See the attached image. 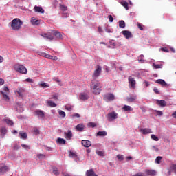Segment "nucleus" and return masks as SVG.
I'll return each mask as SVG.
<instances>
[{"mask_svg":"<svg viewBox=\"0 0 176 176\" xmlns=\"http://www.w3.org/2000/svg\"><path fill=\"white\" fill-rule=\"evenodd\" d=\"M101 89H102V84H100V82L96 80L91 82V89L94 94H100Z\"/></svg>","mask_w":176,"mask_h":176,"instance_id":"1","label":"nucleus"},{"mask_svg":"<svg viewBox=\"0 0 176 176\" xmlns=\"http://www.w3.org/2000/svg\"><path fill=\"white\" fill-rule=\"evenodd\" d=\"M23 21L19 18L14 19L11 22V28L14 31H19L21 29Z\"/></svg>","mask_w":176,"mask_h":176,"instance_id":"2","label":"nucleus"},{"mask_svg":"<svg viewBox=\"0 0 176 176\" xmlns=\"http://www.w3.org/2000/svg\"><path fill=\"white\" fill-rule=\"evenodd\" d=\"M14 69L16 71V72H19V74H23V75H25V74L28 72L27 68L25 67L24 65L20 64H16L14 66Z\"/></svg>","mask_w":176,"mask_h":176,"instance_id":"3","label":"nucleus"},{"mask_svg":"<svg viewBox=\"0 0 176 176\" xmlns=\"http://www.w3.org/2000/svg\"><path fill=\"white\" fill-rule=\"evenodd\" d=\"M102 71V67L98 65L96 67V69L94 72L93 78H98L101 75V72Z\"/></svg>","mask_w":176,"mask_h":176,"instance_id":"4","label":"nucleus"},{"mask_svg":"<svg viewBox=\"0 0 176 176\" xmlns=\"http://www.w3.org/2000/svg\"><path fill=\"white\" fill-rule=\"evenodd\" d=\"M107 119L109 122H113V120L118 119V113H116L115 111L109 113L107 114Z\"/></svg>","mask_w":176,"mask_h":176,"instance_id":"5","label":"nucleus"},{"mask_svg":"<svg viewBox=\"0 0 176 176\" xmlns=\"http://www.w3.org/2000/svg\"><path fill=\"white\" fill-rule=\"evenodd\" d=\"M113 100H115V95L113 94H106L104 96V100L106 101V102H109V101H113Z\"/></svg>","mask_w":176,"mask_h":176,"instance_id":"6","label":"nucleus"},{"mask_svg":"<svg viewBox=\"0 0 176 176\" xmlns=\"http://www.w3.org/2000/svg\"><path fill=\"white\" fill-rule=\"evenodd\" d=\"M128 82H129V86H131L132 89H135V85H137V82L135 81V78H134V77L130 76L128 78Z\"/></svg>","mask_w":176,"mask_h":176,"instance_id":"7","label":"nucleus"},{"mask_svg":"<svg viewBox=\"0 0 176 176\" xmlns=\"http://www.w3.org/2000/svg\"><path fill=\"white\" fill-rule=\"evenodd\" d=\"M16 94L19 95L21 98H24V94L25 93V90L23 88L19 87L15 91Z\"/></svg>","mask_w":176,"mask_h":176,"instance_id":"8","label":"nucleus"},{"mask_svg":"<svg viewBox=\"0 0 176 176\" xmlns=\"http://www.w3.org/2000/svg\"><path fill=\"white\" fill-rule=\"evenodd\" d=\"M69 157H72L74 159L75 162H79L80 159L76 153H74L72 151L69 152Z\"/></svg>","mask_w":176,"mask_h":176,"instance_id":"9","label":"nucleus"},{"mask_svg":"<svg viewBox=\"0 0 176 176\" xmlns=\"http://www.w3.org/2000/svg\"><path fill=\"white\" fill-rule=\"evenodd\" d=\"M122 34L126 39H129V38L133 37V34H131V32L129 30H123L122 31Z\"/></svg>","mask_w":176,"mask_h":176,"instance_id":"10","label":"nucleus"},{"mask_svg":"<svg viewBox=\"0 0 176 176\" xmlns=\"http://www.w3.org/2000/svg\"><path fill=\"white\" fill-rule=\"evenodd\" d=\"M34 113L38 118H41V119H45V112L42 110H36Z\"/></svg>","mask_w":176,"mask_h":176,"instance_id":"11","label":"nucleus"},{"mask_svg":"<svg viewBox=\"0 0 176 176\" xmlns=\"http://www.w3.org/2000/svg\"><path fill=\"white\" fill-rule=\"evenodd\" d=\"M81 144L85 148H90L91 146V142L87 140H82Z\"/></svg>","mask_w":176,"mask_h":176,"instance_id":"12","label":"nucleus"},{"mask_svg":"<svg viewBox=\"0 0 176 176\" xmlns=\"http://www.w3.org/2000/svg\"><path fill=\"white\" fill-rule=\"evenodd\" d=\"M8 170L9 167H8V166L4 165L3 164H1L0 173H1V174H5V173Z\"/></svg>","mask_w":176,"mask_h":176,"instance_id":"13","label":"nucleus"},{"mask_svg":"<svg viewBox=\"0 0 176 176\" xmlns=\"http://www.w3.org/2000/svg\"><path fill=\"white\" fill-rule=\"evenodd\" d=\"M145 174L146 175H148V176H155L156 175L157 173H156V170H155L146 169L145 170Z\"/></svg>","mask_w":176,"mask_h":176,"instance_id":"14","label":"nucleus"},{"mask_svg":"<svg viewBox=\"0 0 176 176\" xmlns=\"http://www.w3.org/2000/svg\"><path fill=\"white\" fill-rule=\"evenodd\" d=\"M140 131L144 134V135L146 134H151L152 133V129L149 128H145V129H142Z\"/></svg>","mask_w":176,"mask_h":176,"instance_id":"15","label":"nucleus"},{"mask_svg":"<svg viewBox=\"0 0 176 176\" xmlns=\"http://www.w3.org/2000/svg\"><path fill=\"white\" fill-rule=\"evenodd\" d=\"M42 36L43 38H46L47 39H49L50 41H53V39H54V36H53V35L49 33H45L44 34H42Z\"/></svg>","mask_w":176,"mask_h":176,"instance_id":"16","label":"nucleus"},{"mask_svg":"<svg viewBox=\"0 0 176 176\" xmlns=\"http://www.w3.org/2000/svg\"><path fill=\"white\" fill-rule=\"evenodd\" d=\"M65 138L66 140H71L72 138V132L69 130L67 132H65Z\"/></svg>","mask_w":176,"mask_h":176,"instance_id":"17","label":"nucleus"},{"mask_svg":"<svg viewBox=\"0 0 176 176\" xmlns=\"http://www.w3.org/2000/svg\"><path fill=\"white\" fill-rule=\"evenodd\" d=\"M157 105H159L160 107H166L167 102H166L165 100H157Z\"/></svg>","mask_w":176,"mask_h":176,"instance_id":"18","label":"nucleus"},{"mask_svg":"<svg viewBox=\"0 0 176 176\" xmlns=\"http://www.w3.org/2000/svg\"><path fill=\"white\" fill-rule=\"evenodd\" d=\"M76 130L80 132L83 131V130H85V125H83V124H78L76 126Z\"/></svg>","mask_w":176,"mask_h":176,"instance_id":"19","label":"nucleus"},{"mask_svg":"<svg viewBox=\"0 0 176 176\" xmlns=\"http://www.w3.org/2000/svg\"><path fill=\"white\" fill-rule=\"evenodd\" d=\"M128 102H134L137 100V95H133L126 98Z\"/></svg>","mask_w":176,"mask_h":176,"instance_id":"20","label":"nucleus"},{"mask_svg":"<svg viewBox=\"0 0 176 176\" xmlns=\"http://www.w3.org/2000/svg\"><path fill=\"white\" fill-rule=\"evenodd\" d=\"M87 176H98L96 173L94 172V169H89L86 173Z\"/></svg>","mask_w":176,"mask_h":176,"instance_id":"21","label":"nucleus"},{"mask_svg":"<svg viewBox=\"0 0 176 176\" xmlns=\"http://www.w3.org/2000/svg\"><path fill=\"white\" fill-rule=\"evenodd\" d=\"M34 9L35 12H38V13H45V10L42 7L35 6Z\"/></svg>","mask_w":176,"mask_h":176,"instance_id":"22","label":"nucleus"},{"mask_svg":"<svg viewBox=\"0 0 176 176\" xmlns=\"http://www.w3.org/2000/svg\"><path fill=\"white\" fill-rule=\"evenodd\" d=\"M31 23L32 25H39L41 24V21L36 19L32 18Z\"/></svg>","mask_w":176,"mask_h":176,"instance_id":"23","label":"nucleus"},{"mask_svg":"<svg viewBox=\"0 0 176 176\" xmlns=\"http://www.w3.org/2000/svg\"><path fill=\"white\" fill-rule=\"evenodd\" d=\"M19 135L22 140H27V138H28V135H27V133L23 131H20Z\"/></svg>","mask_w":176,"mask_h":176,"instance_id":"24","label":"nucleus"},{"mask_svg":"<svg viewBox=\"0 0 176 176\" xmlns=\"http://www.w3.org/2000/svg\"><path fill=\"white\" fill-rule=\"evenodd\" d=\"M123 111H124L125 112H129V111H133V109L130 107V106H127V105H124L122 107Z\"/></svg>","mask_w":176,"mask_h":176,"instance_id":"25","label":"nucleus"},{"mask_svg":"<svg viewBox=\"0 0 176 176\" xmlns=\"http://www.w3.org/2000/svg\"><path fill=\"white\" fill-rule=\"evenodd\" d=\"M79 98H80V100H82V101H86V100H88L89 96L86 94H80Z\"/></svg>","mask_w":176,"mask_h":176,"instance_id":"26","label":"nucleus"},{"mask_svg":"<svg viewBox=\"0 0 176 176\" xmlns=\"http://www.w3.org/2000/svg\"><path fill=\"white\" fill-rule=\"evenodd\" d=\"M155 83H158V85H162V86H167V82H166V81H164L163 79L157 80Z\"/></svg>","mask_w":176,"mask_h":176,"instance_id":"27","label":"nucleus"},{"mask_svg":"<svg viewBox=\"0 0 176 176\" xmlns=\"http://www.w3.org/2000/svg\"><path fill=\"white\" fill-rule=\"evenodd\" d=\"M57 144H59L60 145H65V140L61 138H58L56 140Z\"/></svg>","mask_w":176,"mask_h":176,"instance_id":"28","label":"nucleus"},{"mask_svg":"<svg viewBox=\"0 0 176 176\" xmlns=\"http://www.w3.org/2000/svg\"><path fill=\"white\" fill-rule=\"evenodd\" d=\"M107 134H108V133H107V131H98V132L97 133L96 135H97L98 137H105V136L107 135Z\"/></svg>","mask_w":176,"mask_h":176,"instance_id":"29","label":"nucleus"},{"mask_svg":"<svg viewBox=\"0 0 176 176\" xmlns=\"http://www.w3.org/2000/svg\"><path fill=\"white\" fill-rule=\"evenodd\" d=\"M120 4L122 5V6L124 7L126 10H129V3H127V1H122L120 2Z\"/></svg>","mask_w":176,"mask_h":176,"instance_id":"30","label":"nucleus"},{"mask_svg":"<svg viewBox=\"0 0 176 176\" xmlns=\"http://www.w3.org/2000/svg\"><path fill=\"white\" fill-rule=\"evenodd\" d=\"M47 105L48 107H50V108H55V107H57V104L54 102H53V101L52 100H49L47 102Z\"/></svg>","mask_w":176,"mask_h":176,"instance_id":"31","label":"nucleus"},{"mask_svg":"<svg viewBox=\"0 0 176 176\" xmlns=\"http://www.w3.org/2000/svg\"><path fill=\"white\" fill-rule=\"evenodd\" d=\"M0 94H2L3 98L6 100V101H9V96L8 94H5L3 91H1Z\"/></svg>","mask_w":176,"mask_h":176,"instance_id":"32","label":"nucleus"},{"mask_svg":"<svg viewBox=\"0 0 176 176\" xmlns=\"http://www.w3.org/2000/svg\"><path fill=\"white\" fill-rule=\"evenodd\" d=\"M118 23L120 28H124L126 27V23L123 20L119 21Z\"/></svg>","mask_w":176,"mask_h":176,"instance_id":"33","label":"nucleus"},{"mask_svg":"<svg viewBox=\"0 0 176 176\" xmlns=\"http://www.w3.org/2000/svg\"><path fill=\"white\" fill-rule=\"evenodd\" d=\"M54 35H55L56 38H58V39H63V34H61L60 32H55Z\"/></svg>","mask_w":176,"mask_h":176,"instance_id":"34","label":"nucleus"},{"mask_svg":"<svg viewBox=\"0 0 176 176\" xmlns=\"http://www.w3.org/2000/svg\"><path fill=\"white\" fill-rule=\"evenodd\" d=\"M162 159H163V157H161V156L157 157L156 159L155 160V163H157V164H160L162 162Z\"/></svg>","mask_w":176,"mask_h":176,"instance_id":"35","label":"nucleus"},{"mask_svg":"<svg viewBox=\"0 0 176 176\" xmlns=\"http://www.w3.org/2000/svg\"><path fill=\"white\" fill-rule=\"evenodd\" d=\"M0 133L1 134H3V135H5V134H6V133H8V130L5 127H1L0 129Z\"/></svg>","mask_w":176,"mask_h":176,"instance_id":"36","label":"nucleus"},{"mask_svg":"<svg viewBox=\"0 0 176 176\" xmlns=\"http://www.w3.org/2000/svg\"><path fill=\"white\" fill-rule=\"evenodd\" d=\"M53 80L54 82H56L59 86H63V83H61V81H60L58 78H54Z\"/></svg>","mask_w":176,"mask_h":176,"instance_id":"37","label":"nucleus"},{"mask_svg":"<svg viewBox=\"0 0 176 176\" xmlns=\"http://www.w3.org/2000/svg\"><path fill=\"white\" fill-rule=\"evenodd\" d=\"M58 113H59V116H60L61 118H65L66 116L65 112H64L62 110H59Z\"/></svg>","mask_w":176,"mask_h":176,"instance_id":"38","label":"nucleus"},{"mask_svg":"<svg viewBox=\"0 0 176 176\" xmlns=\"http://www.w3.org/2000/svg\"><path fill=\"white\" fill-rule=\"evenodd\" d=\"M53 173L55 175H60V172H58V169L57 168H53Z\"/></svg>","mask_w":176,"mask_h":176,"instance_id":"39","label":"nucleus"},{"mask_svg":"<svg viewBox=\"0 0 176 176\" xmlns=\"http://www.w3.org/2000/svg\"><path fill=\"white\" fill-rule=\"evenodd\" d=\"M6 123H7L9 126H13V121L9 119L5 120Z\"/></svg>","mask_w":176,"mask_h":176,"instance_id":"40","label":"nucleus"},{"mask_svg":"<svg viewBox=\"0 0 176 176\" xmlns=\"http://www.w3.org/2000/svg\"><path fill=\"white\" fill-rule=\"evenodd\" d=\"M151 140H153L154 141H159V138H157L155 135L151 134Z\"/></svg>","mask_w":176,"mask_h":176,"instance_id":"41","label":"nucleus"},{"mask_svg":"<svg viewBox=\"0 0 176 176\" xmlns=\"http://www.w3.org/2000/svg\"><path fill=\"white\" fill-rule=\"evenodd\" d=\"M96 153L98 156H105V153H104V151H96Z\"/></svg>","mask_w":176,"mask_h":176,"instance_id":"42","label":"nucleus"},{"mask_svg":"<svg viewBox=\"0 0 176 176\" xmlns=\"http://www.w3.org/2000/svg\"><path fill=\"white\" fill-rule=\"evenodd\" d=\"M21 146L24 149H26V151H28V150L31 149V147L30 146H28V145L21 144Z\"/></svg>","mask_w":176,"mask_h":176,"instance_id":"43","label":"nucleus"},{"mask_svg":"<svg viewBox=\"0 0 176 176\" xmlns=\"http://www.w3.org/2000/svg\"><path fill=\"white\" fill-rule=\"evenodd\" d=\"M38 159H39V160H43V159H45V155L43 154H38L37 155Z\"/></svg>","mask_w":176,"mask_h":176,"instance_id":"44","label":"nucleus"},{"mask_svg":"<svg viewBox=\"0 0 176 176\" xmlns=\"http://www.w3.org/2000/svg\"><path fill=\"white\" fill-rule=\"evenodd\" d=\"M88 126H89V127L94 128V127H96L97 124L94 122H89L88 124Z\"/></svg>","mask_w":176,"mask_h":176,"instance_id":"45","label":"nucleus"},{"mask_svg":"<svg viewBox=\"0 0 176 176\" xmlns=\"http://www.w3.org/2000/svg\"><path fill=\"white\" fill-rule=\"evenodd\" d=\"M138 27L140 31H144V25L142 24L138 23Z\"/></svg>","mask_w":176,"mask_h":176,"instance_id":"46","label":"nucleus"},{"mask_svg":"<svg viewBox=\"0 0 176 176\" xmlns=\"http://www.w3.org/2000/svg\"><path fill=\"white\" fill-rule=\"evenodd\" d=\"M65 108V109H67V111H72V105H66Z\"/></svg>","mask_w":176,"mask_h":176,"instance_id":"47","label":"nucleus"},{"mask_svg":"<svg viewBox=\"0 0 176 176\" xmlns=\"http://www.w3.org/2000/svg\"><path fill=\"white\" fill-rule=\"evenodd\" d=\"M60 10H63V12H65L67 9V6L64 5H60Z\"/></svg>","mask_w":176,"mask_h":176,"instance_id":"48","label":"nucleus"},{"mask_svg":"<svg viewBox=\"0 0 176 176\" xmlns=\"http://www.w3.org/2000/svg\"><path fill=\"white\" fill-rule=\"evenodd\" d=\"M117 158L118 159V160L120 162L124 160V158L123 157V155H117Z\"/></svg>","mask_w":176,"mask_h":176,"instance_id":"49","label":"nucleus"},{"mask_svg":"<svg viewBox=\"0 0 176 176\" xmlns=\"http://www.w3.org/2000/svg\"><path fill=\"white\" fill-rule=\"evenodd\" d=\"M40 86H41V87H50L49 84H47L46 82H43V83L40 84Z\"/></svg>","mask_w":176,"mask_h":176,"instance_id":"50","label":"nucleus"},{"mask_svg":"<svg viewBox=\"0 0 176 176\" xmlns=\"http://www.w3.org/2000/svg\"><path fill=\"white\" fill-rule=\"evenodd\" d=\"M138 60H139V61H141L142 63H144V55H140L138 57Z\"/></svg>","mask_w":176,"mask_h":176,"instance_id":"51","label":"nucleus"},{"mask_svg":"<svg viewBox=\"0 0 176 176\" xmlns=\"http://www.w3.org/2000/svg\"><path fill=\"white\" fill-rule=\"evenodd\" d=\"M38 56H41L42 57H45V56H46V53L42 52H38Z\"/></svg>","mask_w":176,"mask_h":176,"instance_id":"52","label":"nucleus"},{"mask_svg":"<svg viewBox=\"0 0 176 176\" xmlns=\"http://www.w3.org/2000/svg\"><path fill=\"white\" fill-rule=\"evenodd\" d=\"M153 67H154V68H155V69H157L159 68H162V65H159V64H157V65H155L154 64Z\"/></svg>","mask_w":176,"mask_h":176,"instance_id":"53","label":"nucleus"},{"mask_svg":"<svg viewBox=\"0 0 176 176\" xmlns=\"http://www.w3.org/2000/svg\"><path fill=\"white\" fill-rule=\"evenodd\" d=\"M50 60H58V58L56 56H53L51 55V56L50 58Z\"/></svg>","mask_w":176,"mask_h":176,"instance_id":"54","label":"nucleus"},{"mask_svg":"<svg viewBox=\"0 0 176 176\" xmlns=\"http://www.w3.org/2000/svg\"><path fill=\"white\" fill-rule=\"evenodd\" d=\"M153 91H154L156 94H160V91H159V89H157V87H154Z\"/></svg>","mask_w":176,"mask_h":176,"instance_id":"55","label":"nucleus"},{"mask_svg":"<svg viewBox=\"0 0 176 176\" xmlns=\"http://www.w3.org/2000/svg\"><path fill=\"white\" fill-rule=\"evenodd\" d=\"M109 21L110 23H113V16H112V15H109Z\"/></svg>","mask_w":176,"mask_h":176,"instance_id":"56","label":"nucleus"},{"mask_svg":"<svg viewBox=\"0 0 176 176\" xmlns=\"http://www.w3.org/2000/svg\"><path fill=\"white\" fill-rule=\"evenodd\" d=\"M170 168L174 171V173H176V164L172 165Z\"/></svg>","mask_w":176,"mask_h":176,"instance_id":"57","label":"nucleus"},{"mask_svg":"<svg viewBox=\"0 0 176 176\" xmlns=\"http://www.w3.org/2000/svg\"><path fill=\"white\" fill-rule=\"evenodd\" d=\"M156 113L158 116H163V111H156Z\"/></svg>","mask_w":176,"mask_h":176,"instance_id":"58","label":"nucleus"},{"mask_svg":"<svg viewBox=\"0 0 176 176\" xmlns=\"http://www.w3.org/2000/svg\"><path fill=\"white\" fill-rule=\"evenodd\" d=\"M133 176H145V175H144V173L140 172L138 173L133 175Z\"/></svg>","mask_w":176,"mask_h":176,"instance_id":"59","label":"nucleus"},{"mask_svg":"<svg viewBox=\"0 0 176 176\" xmlns=\"http://www.w3.org/2000/svg\"><path fill=\"white\" fill-rule=\"evenodd\" d=\"M25 82H28L29 83H33L34 80H32L31 78H27V79H25Z\"/></svg>","mask_w":176,"mask_h":176,"instance_id":"60","label":"nucleus"},{"mask_svg":"<svg viewBox=\"0 0 176 176\" xmlns=\"http://www.w3.org/2000/svg\"><path fill=\"white\" fill-rule=\"evenodd\" d=\"M161 50L165 52V53H168V50L166 47H162L161 48Z\"/></svg>","mask_w":176,"mask_h":176,"instance_id":"61","label":"nucleus"},{"mask_svg":"<svg viewBox=\"0 0 176 176\" xmlns=\"http://www.w3.org/2000/svg\"><path fill=\"white\" fill-rule=\"evenodd\" d=\"M72 116H73V118H80V114L76 113L73 114Z\"/></svg>","mask_w":176,"mask_h":176,"instance_id":"62","label":"nucleus"},{"mask_svg":"<svg viewBox=\"0 0 176 176\" xmlns=\"http://www.w3.org/2000/svg\"><path fill=\"white\" fill-rule=\"evenodd\" d=\"M5 83V80L3 79L0 78V86H2Z\"/></svg>","mask_w":176,"mask_h":176,"instance_id":"63","label":"nucleus"},{"mask_svg":"<svg viewBox=\"0 0 176 176\" xmlns=\"http://www.w3.org/2000/svg\"><path fill=\"white\" fill-rule=\"evenodd\" d=\"M172 116L176 119V111H175L173 113H172Z\"/></svg>","mask_w":176,"mask_h":176,"instance_id":"64","label":"nucleus"}]
</instances>
